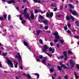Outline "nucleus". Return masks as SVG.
<instances>
[{
	"instance_id": "nucleus-29",
	"label": "nucleus",
	"mask_w": 79,
	"mask_h": 79,
	"mask_svg": "<svg viewBox=\"0 0 79 79\" xmlns=\"http://www.w3.org/2000/svg\"><path fill=\"white\" fill-rule=\"evenodd\" d=\"M6 17H7V15L6 14H4L3 15V17L4 19H6Z\"/></svg>"
},
{
	"instance_id": "nucleus-25",
	"label": "nucleus",
	"mask_w": 79,
	"mask_h": 79,
	"mask_svg": "<svg viewBox=\"0 0 79 79\" xmlns=\"http://www.w3.org/2000/svg\"><path fill=\"white\" fill-rule=\"evenodd\" d=\"M49 16L51 18H52V16H53V12H51L50 14H49Z\"/></svg>"
},
{
	"instance_id": "nucleus-45",
	"label": "nucleus",
	"mask_w": 79,
	"mask_h": 79,
	"mask_svg": "<svg viewBox=\"0 0 79 79\" xmlns=\"http://www.w3.org/2000/svg\"><path fill=\"white\" fill-rule=\"evenodd\" d=\"M15 68H18V63H16V64L15 65Z\"/></svg>"
},
{
	"instance_id": "nucleus-8",
	"label": "nucleus",
	"mask_w": 79,
	"mask_h": 79,
	"mask_svg": "<svg viewBox=\"0 0 79 79\" xmlns=\"http://www.w3.org/2000/svg\"><path fill=\"white\" fill-rule=\"evenodd\" d=\"M30 13L31 14V16H30L31 19H34V13H33V11H31Z\"/></svg>"
},
{
	"instance_id": "nucleus-28",
	"label": "nucleus",
	"mask_w": 79,
	"mask_h": 79,
	"mask_svg": "<svg viewBox=\"0 0 79 79\" xmlns=\"http://www.w3.org/2000/svg\"><path fill=\"white\" fill-rule=\"evenodd\" d=\"M57 16L58 17V18H62V17H63V15H57Z\"/></svg>"
},
{
	"instance_id": "nucleus-52",
	"label": "nucleus",
	"mask_w": 79,
	"mask_h": 79,
	"mask_svg": "<svg viewBox=\"0 0 79 79\" xmlns=\"http://www.w3.org/2000/svg\"><path fill=\"white\" fill-rule=\"evenodd\" d=\"M20 68L21 69V70H23V66H20Z\"/></svg>"
},
{
	"instance_id": "nucleus-24",
	"label": "nucleus",
	"mask_w": 79,
	"mask_h": 79,
	"mask_svg": "<svg viewBox=\"0 0 79 79\" xmlns=\"http://www.w3.org/2000/svg\"><path fill=\"white\" fill-rule=\"evenodd\" d=\"M46 17H47V18H50V17L49 13L48 12L47 13V14H46Z\"/></svg>"
},
{
	"instance_id": "nucleus-44",
	"label": "nucleus",
	"mask_w": 79,
	"mask_h": 79,
	"mask_svg": "<svg viewBox=\"0 0 79 79\" xmlns=\"http://www.w3.org/2000/svg\"><path fill=\"white\" fill-rule=\"evenodd\" d=\"M43 56H42V55H40L39 56V58H40V59H42V58H43Z\"/></svg>"
},
{
	"instance_id": "nucleus-20",
	"label": "nucleus",
	"mask_w": 79,
	"mask_h": 79,
	"mask_svg": "<svg viewBox=\"0 0 79 79\" xmlns=\"http://www.w3.org/2000/svg\"><path fill=\"white\" fill-rule=\"evenodd\" d=\"M8 21H11V15H9L7 16Z\"/></svg>"
},
{
	"instance_id": "nucleus-59",
	"label": "nucleus",
	"mask_w": 79,
	"mask_h": 79,
	"mask_svg": "<svg viewBox=\"0 0 79 79\" xmlns=\"http://www.w3.org/2000/svg\"><path fill=\"white\" fill-rule=\"evenodd\" d=\"M47 65L48 66H52V64H47Z\"/></svg>"
},
{
	"instance_id": "nucleus-46",
	"label": "nucleus",
	"mask_w": 79,
	"mask_h": 79,
	"mask_svg": "<svg viewBox=\"0 0 79 79\" xmlns=\"http://www.w3.org/2000/svg\"><path fill=\"white\" fill-rule=\"evenodd\" d=\"M77 70L79 69V64H77Z\"/></svg>"
},
{
	"instance_id": "nucleus-1",
	"label": "nucleus",
	"mask_w": 79,
	"mask_h": 79,
	"mask_svg": "<svg viewBox=\"0 0 79 79\" xmlns=\"http://www.w3.org/2000/svg\"><path fill=\"white\" fill-rule=\"evenodd\" d=\"M48 49V47L47 45L45 44L44 45V48H43L42 51H43L44 52H45V54H46V55H47L48 56L50 57V58H51V57L52 56V54H49L47 52H46L47 50Z\"/></svg>"
},
{
	"instance_id": "nucleus-48",
	"label": "nucleus",
	"mask_w": 79,
	"mask_h": 79,
	"mask_svg": "<svg viewBox=\"0 0 79 79\" xmlns=\"http://www.w3.org/2000/svg\"><path fill=\"white\" fill-rule=\"evenodd\" d=\"M50 45L51 46V47H52V46H53L54 44H53V42H51L50 43Z\"/></svg>"
},
{
	"instance_id": "nucleus-36",
	"label": "nucleus",
	"mask_w": 79,
	"mask_h": 79,
	"mask_svg": "<svg viewBox=\"0 0 79 79\" xmlns=\"http://www.w3.org/2000/svg\"><path fill=\"white\" fill-rule=\"evenodd\" d=\"M64 29L65 31H67V30H68V27H67V26H65L64 27Z\"/></svg>"
},
{
	"instance_id": "nucleus-26",
	"label": "nucleus",
	"mask_w": 79,
	"mask_h": 79,
	"mask_svg": "<svg viewBox=\"0 0 79 79\" xmlns=\"http://www.w3.org/2000/svg\"><path fill=\"white\" fill-rule=\"evenodd\" d=\"M70 18H71V19L72 20V21H74V17L73 16L71 15H70Z\"/></svg>"
},
{
	"instance_id": "nucleus-38",
	"label": "nucleus",
	"mask_w": 79,
	"mask_h": 79,
	"mask_svg": "<svg viewBox=\"0 0 79 79\" xmlns=\"http://www.w3.org/2000/svg\"><path fill=\"white\" fill-rule=\"evenodd\" d=\"M55 37L56 39H60V36H59V35L56 36Z\"/></svg>"
},
{
	"instance_id": "nucleus-54",
	"label": "nucleus",
	"mask_w": 79,
	"mask_h": 79,
	"mask_svg": "<svg viewBox=\"0 0 79 79\" xmlns=\"http://www.w3.org/2000/svg\"><path fill=\"white\" fill-rule=\"evenodd\" d=\"M64 56H60V59H63V57H64Z\"/></svg>"
},
{
	"instance_id": "nucleus-4",
	"label": "nucleus",
	"mask_w": 79,
	"mask_h": 79,
	"mask_svg": "<svg viewBox=\"0 0 79 79\" xmlns=\"http://www.w3.org/2000/svg\"><path fill=\"white\" fill-rule=\"evenodd\" d=\"M70 63H71V68L73 69V68H74V65L76 64V63L75 62H73V60H71L69 62Z\"/></svg>"
},
{
	"instance_id": "nucleus-55",
	"label": "nucleus",
	"mask_w": 79,
	"mask_h": 79,
	"mask_svg": "<svg viewBox=\"0 0 79 79\" xmlns=\"http://www.w3.org/2000/svg\"><path fill=\"white\" fill-rule=\"evenodd\" d=\"M64 77L65 79H68V76L67 75H66Z\"/></svg>"
},
{
	"instance_id": "nucleus-13",
	"label": "nucleus",
	"mask_w": 79,
	"mask_h": 79,
	"mask_svg": "<svg viewBox=\"0 0 79 79\" xmlns=\"http://www.w3.org/2000/svg\"><path fill=\"white\" fill-rule=\"evenodd\" d=\"M48 20H44L43 21V23H44V24H48Z\"/></svg>"
},
{
	"instance_id": "nucleus-53",
	"label": "nucleus",
	"mask_w": 79,
	"mask_h": 79,
	"mask_svg": "<svg viewBox=\"0 0 79 79\" xmlns=\"http://www.w3.org/2000/svg\"><path fill=\"white\" fill-rule=\"evenodd\" d=\"M0 20L3 21V18L2 17H0Z\"/></svg>"
},
{
	"instance_id": "nucleus-42",
	"label": "nucleus",
	"mask_w": 79,
	"mask_h": 79,
	"mask_svg": "<svg viewBox=\"0 0 79 79\" xmlns=\"http://www.w3.org/2000/svg\"><path fill=\"white\" fill-rule=\"evenodd\" d=\"M48 28V26H45L44 27V29H46V30H47Z\"/></svg>"
},
{
	"instance_id": "nucleus-10",
	"label": "nucleus",
	"mask_w": 79,
	"mask_h": 79,
	"mask_svg": "<svg viewBox=\"0 0 79 79\" xmlns=\"http://www.w3.org/2000/svg\"><path fill=\"white\" fill-rule=\"evenodd\" d=\"M47 59V57H44V60H43L42 61V63H43V64H44L45 65H46V66H47V64L45 63V62L46 61V60Z\"/></svg>"
},
{
	"instance_id": "nucleus-7",
	"label": "nucleus",
	"mask_w": 79,
	"mask_h": 79,
	"mask_svg": "<svg viewBox=\"0 0 79 79\" xmlns=\"http://www.w3.org/2000/svg\"><path fill=\"white\" fill-rule=\"evenodd\" d=\"M17 55L18 56V58L19 60L18 61L19 62L20 61H22V59L21 58V55H20V53L19 52H18L17 53Z\"/></svg>"
},
{
	"instance_id": "nucleus-57",
	"label": "nucleus",
	"mask_w": 79,
	"mask_h": 79,
	"mask_svg": "<svg viewBox=\"0 0 79 79\" xmlns=\"http://www.w3.org/2000/svg\"><path fill=\"white\" fill-rule=\"evenodd\" d=\"M57 48H60V44H58L57 45Z\"/></svg>"
},
{
	"instance_id": "nucleus-9",
	"label": "nucleus",
	"mask_w": 79,
	"mask_h": 79,
	"mask_svg": "<svg viewBox=\"0 0 79 79\" xmlns=\"http://www.w3.org/2000/svg\"><path fill=\"white\" fill-rule=\"evenodd\" d=\"M7 3L9 4H11V3H16V1L15 0H10V1H9L7 2Z\"/></svg>"
},
{
	"instance_id": "nucleus-56",
	"label": "nucleus",
	"mask_w": 79,
	"mask_h": 79,
	"mask_svg": "<svg viewBox=\"0 0 79 79\" xmlns=\"http://www.w3.org/2000/svg\"><path fill=\"white\" fill-rule=\"evenodd\" d=\"M36 61H37V62H40V59H39V58H37L36 59Z\"/></svg>"
},
{
	"instance_id": "nucleus-64",
	"label": "nucleus",
	"mask_w": 79,
	"mask_h": 79,
	"mask_svg": "<svg viewBox=\"0 0 79 79\" xmlns=\"http://www.w3.org/2000/svg\"><path fill=\"white\" fill-rule=\"evenodd\" d=\"M16 9L17 10H19V7L18 6H17L16 7Z\"/></svg>"
},
{
	"instance_id": "nucleus-51",
	"label": "nucleus",
	"mask_w": 79,
	"mask_h": 79,
	"mask_svg": "<svg viewBox=\"0 0 79 79\" xmlns=\"http://www.w3.org/2000/svg\"><path fill=\"white\" fill-rule=\"evenodd\" d=\"M58 10V8H55L53 10L54 11H57Z\"/></svg>"
},
{
	"instance_id": "nucleus-34",
	"label": "nucleus",
	"mask_w": 79,
	"mask_h": 79,
	"mask_svg": "<svg viewBox=\"0 0 79 79\" xmlns=\"http://www.w3.org/2000/svg\"><path fill=\"white\" fill-rule=\"evenodd\" d=\"M65 58H64V60L65 61H66L67 60H68V56H65Z\"/></svg>"
},
{
	"instance_id": "nucleus-6",
	"label": "nucleus",
	"mask_w": 79,
	"mask_h": 79,
	"mask_svg": "<svg viewBox=\"0 0 79 79\" xmlns=\"http://www.w3.org/2000/svg\"><path fill=\"white\" fill-rule=\"evenodd\" d=\"M7 62L11 65V68H13V63L12 61L11 60L8 59H6Z\"/></svg>"
},
{
	"instance_id": "nucleus-60",
	"label": "nucleus",
	"mask_w": 79,
	"mask_h": 79,
	"mask_svg": "<svg viewBox=\"0 0 79 79\" xmlns=\"http://www.w3.org/2000/svg\"><path fill=\"white\" fill-rule=\"evenodd\" d=\"M60 10H63V6H60Z\"/></svg>"
},
{
	"instance_id": "nucleus-17",
	"label": "nucleus",
	"mask_w": 79,
	"mask_h": 79,
	"mask_svg": "<svg viewBox=\"0 0 79 79\" xmlns=\"http://www.w3.org/2000/svg\"><path fill=\"white\" fill-rule=\"evenodd\" d=\"M19 19L21 20V21H22L23 19V18L22 17V14H20L19 15Z\"/></svg>"
},
{
	"instance_id": "nucleus-3",
	"label": "nucleus",
	"mask_w": 79,
	"mask_h": 79,
	"mask_svg": "<svg viewBox=\"0 0 79 79\" xmlns=\"http://www.w3.org/2000/svg\"><path fill=\"white\" fill-rule=\"evenodd\" d=\"M27 10V8H25V9L24 10V11H23V15L24 17L26 18V19L27 18H28V19L29 21H30V17H29V15L28 13H27L26 11Z\"/></svg>"
},
{
	"instance_id": "nucleus-40",
	"label": "nucleus",
	"mask_w": 79,
	"mask_h": 79,
	"mask_svg": "<svg viewBox=\"0 0 79 79\" xmlns=\"http://www.w3.org/2000/svg\"><path fill=\"white\" fill-rule=\"evenodd\" d=\"M2 56H6L7 55V54H6V53H2Z\"/></svg>"
},
{
	"instance_id": "nucleus-31",
	"label": "nucleus",
	"mask_w": 79,
	"mask_h": 79,
	"mask_svg": "<svg viewBox=\"0 0 79 79\" xmlns=\"http://www.w3.org/2000/svg\"><path fill=\"white\" fill-rule=\"evenodd\" d=\"M63 54L64 55V56H67V52L66 51H64L63 52Z\"/></svg>"
},
{
	"instance_id": "nucleus-43",
	"label": "nucleus",
	"mask_w": 79,
	"mask_h": 79,
	"mask_svg": "<svg viewBox=\"0 0 79 79\" xmlns=\"http://www.w3.org/2000/svg\"><path fill=\"white\" fill-rule=\"evenodd\" d=\"M35 13L36 14L38 13V10H37V9H35Z\"/></svg>"
},
{
	"instance_id": "nucleus-50",
	"label": "nucleus",
	"mask_w": 79,
	"mask_h": 79,
	"mask_svg": "<svg viewBox=\"0 0 79 79\" xmlns=\"http://www.w3.org/2000/svg\"><path fill=\"white\" fill-rule=\"evenodd\" d=\"M57 79H61V76H59L57 77Z\"/></svg>"
},
{
	"instance_id": "nucleus-19",
	"label": "nucleus",
	"mask_w": 79,
	"mask_h": 79,
	"mask_svg": "<svg viewBox=\"0 0 79 79\" xmlns=\"http://www.w3.org/2000/svg\"><path fill=\"white\" fill-rule=\"evenodd\" d=\"M36 33H37V35H39V34L41 33V30H38V31H36Z\"/></svg>"
},
{
	"instance_id": "nucleus-62",
	"label": "nucleus",
	"mask_w": 79,
	"mask_h": 79,
	"mask_svg": "<svg viewBox=\"0 0 79 79\" xmlns=\"http://www.w3.org/2000/svg\"><path fill=\"white\" fill-rule=\"evenodd\" d=\"M9 27H10V29H12V28H13V26H9Z\"/></svg>"
},
{
	"instance_id": "nucleus-18",
	"label": "nucleus",
	"mask_w": 79,
	"mask_h": 79,
	"mask_svg": "<svg viewBox=\"0 0 79 79\" xmlns=\"http://www.w3.org/2000/svg\"><path fill=\"white\" fill-rule=\"evenodd\" d=\"M34 75H35V76H37V79H38L39 78V74L37 73H35L34 74Z\"/></svg>"
},
{
	"instance_id": "nucleus-21",
	"label": "nucleus",
	"mask_w": 79,
	"mask_h": 79,
	"mask_svg": "<svg viewBox=\"0 0 79 79\" xmlns=\"http://www.w3.org/2000/svg\"><path fill=\"white\" fill-rule=\"evenodd\" d=\"M51 6H52V7H56V5L54 3H52L51 4Z\"/></svg>"
},
{
	"instance_id": "nucleus-49",
	"label": "nucleus",
	"mask_w": 79,
	"mask_h": 79,
	"mask_svg": "<svg viewBox=\"0 0 79 79\" xmlns=\"http://www.w3.org/2000/svg\"><path fill=\"white\" fill-rule=\"evenodd\" d=\"M54 41L55 43H56V42H58V40L57 39H55Z\"/></svg>"
},
{
	"instance_id": "nucleus-30",
	"label": "nucleus",
	"mask_w": 79,
	"mask_h": 79,
	"mask_svg": "<svg viewBox=\"0 0 79 79\" xmlns=\"http://www.w3.org/2000/svg\"><path fill=\"white\" fill-rule=\"evenodd\" d=\"M42 19H38V21L40 23H43V21L42 20Z\"/></svg>"
},
{
	"instance_id": "nucleus-37",
	"label": "nucleus",
	"mask_w": 79,
	"mask_h": 79,
	"mask_svg": "<svg viewBox=\"0 0 79 79\" xmlns=\"http://www.w3.org/2000/svg\"><path fill=\"white\" fill-rule=\"evenodd\" d=\"M39 19H44V17H43V16L40 15V18H39Z\"/></svg>"
},
{
	"instance_id": "nucleus-58",
	"label": "nucleus",
	"mask_w": 79,
	"mask_h": 79,
	"mask_svg": "<svg viewBox=\"0 0 79 79\" xmlns=\"http://www.w3.org/2000/svg\"><path fill=\"white\" fill-rule=\"evenodd\" d=\"M72 32H75V31H76V30L73 29L72 30Z\"/></svg>"
},
{
	"instance_id": "nucleus-12",
	"label": "nucleus",
	"mask_w": 79,
	"mask_h": 79,
	"mask_svg": "<svg viewBox=\"0 0 79 79\" xmlns=\"http://www.w3.org/2000/svg\"><path fill=\"white\" fill-rule=\"evenodd\" d=\"M23 44H24L25 46H26V47H28L29 49L30 50V48H29V47L28 46V44L26 43V42L25 41H24Z\"/></svg>"
},
{
	"instance_id": "nucleus-11",
	"label": "nucleus",
	"mask_w": 79,
	"mask_h": 79,
	"mask_svg": "<svg viewBox=\"0 0 79 79\" xmlns=\"http://www.w3.org/2000/svg\"><path fill=\"white\" fill-rule=\"evenodd\" d=\"M55 49L54 48L52 47H50L49 48V51L50 52H52V53H55Z\"/></svg>"
},
{
	"instance_id": "nucleus-5",
	"label": "nucleus",
	"mask_w": 79,
	"mask_h": 79,
	"mask_svg": "<svg viewBox=\"0 0 79 79\" xmlns=\"http://www.w3.org/2000/svg\"><path fill=\"white\" fill-rule=\"evenodd\" d=\"M69 11L71 12V13H72V15H73L74 16H77V15H78V13H77V11H75L73 12L71 9H69Z\"/></svg>"
},
{
	"instance_id": "nucleus-14",
	"label": "nucleus",
	"mask_w": 79,
	"mask_h": 79,
	"mask_svg": "<svg viewBox=\"0 0 79 79\" xmlns=\"http://www.w3.org/2000/svg\"><path fill=\"white\" fill-rule=\"evenodd\" d=\"M23 76H26L28 78V79H30V75H29V74H27V75H26V74L23 73Z\"/></svg>"
},
{
	"instance_id": "nucleus-22",
	"label": "nucleus",
	"mask_w": 79,
	"mask_h": 79,
	"mask_svg": "<svg viewBox=\"0 0 79 79\" xmlns=\"http://www.w3.org/2000/svg\"><path fill=\"white\" fill-rule=\"evenodd\" d=\"M52 35H55V36H57V35H58V32H55L52 34Z\"/></svg>"
},
{
	"instance_id": "nucleus-63",
	"label": "nucleus",
	"mask_w": 79,
	"mask_h": 79,
	"mask_svg": "<svg viewBox=\"0 0 79 79\" xmlns=\"http://www.w3.org/2000/svg\"><path fill=\"white\" fill-rule=\"evenodd\" d=\"M68 27H71V24H68Z\"/></svg>"
},
{
	"instance_id": "nucleus-41",
	"label": "nucleus",
	"mask_w": 79,
	"mask_h": 79,
	"mask_svg": "<svg viewBox=\"0 0 79 79\" xmlns=\"http://www.w3.org/2000/svg\"><path fill=\"white\" fill-rule=\"evenodd\" d=\"M26 22V20H24L21 21V23L22 24H24V23H25Z\"/></svg>"
},
{
	"instance_id": "nucleus-47",
	"label": "nucleus",
	"mask_w": 79,
	"mask_h": 79,
	"mask_svg": "<svg viewBox=\"0 0 79 79\" xmlns=\"http://www.w3.org/2000/svg\"><path fill=\"white\" fill-rule=\"evenodd\" d=\"M68 53L69 54H72V53H73L70 50L68 51Z\"/></svg>"
},
{
	"instance_id": "nucleus-33",
	"label": "nucleus",
	"mask_w": 79,
	"mask_h": 79,
	"mask_svg": "<svg viewBox=\"0 0 79 79\" xmlns=\"http://www.w3.org/2000/svg\"><path fill=\"white\" fill-rule=\"evenodd\" d=\"M60 43L61 44H64V40H60Z\"/></svg>"
},
{
	"instance_id": "nucleus-16",
	"label": "nucleus",
	"mask_w": 79,
	"mask_h": 79,
	"mask_svg": "<svg viewBox=\"0 0 79 79\" xmlns=\"http://www.w3.org/2000/svg\"><path fill=\"white\" fill-rule=\"evenodd\" d=\"M65 19H66V20H68V21H70L71 18H70V17H69V15H67V16H66Z\"/></svg>"
},
{
	"instance_id": "nucleus-39",
	"label": "nucleus",
	"mask_w": 79,
	"mask_h": 79,
	"mask_svg": "<svg viewBox=\"0 0 79 79\" xmlns=\"http://www.w3.org/2000/svg\"><path fill=\"white\" fill-rule=\"evenodd\" d=\"M67 33H68V34H71V31H70V30H68L67 31Z\"/></svg>"
},
{
	"instance_id": "nucleus-15",
	"label": "nucleus",
	"mask_w": 79,
	"mask_h": 79,
	"mask_svg": "<svg viewBox=\"0 0 79 79\" xmlns=\"http://www.w3.org/2000/svg\"><path fill=\"white\" fill-rule=\"evenodd\" d=\"M34 3H41V1L40 0H33Z\"/></svg>"
},
{
	"instance_id": "nucleus-35",
	"label": "nucleus",
	"mask_w": 79,
	"mask_h": 79,
	"mask_svg": "<svg viewBox=\"0 0 79 79\" xmlns=\"http://www.w3.org/2000/svg\"><path fill=\"white\" fill-rule=\"evenodd\" d=\"M50 73H53V72H54V70H53V69H50Z\"/></svg>"
},
{
	"instance_id": "nucleus-27",
	"label": "nucleus",
	"mask_w": 79,
	"mask_h": 79,
	"mask_svg": "<svg viewBox=\"0 0 79 79\" xmlns=\"http://www.w3.org/2000/svg\"><path fill=\"white\" fill-rule=\"evenodd\" d=\"M69 6L70 8H72V9L74 8V6H72V4H69Z\"/></svg>"
},
{
	"instance_id": "nucleus-61",
	"label": "nucleus",
	"mask_w": 79,
	"mask_h": 79,
	"mask_svg": "<svg viewBox=\"0 0 79 79\" xmlns=\"http://www.w3.org/2000/svg\"><path fill=\"white\" fill-rule=\"evenodd\" d=\"M78 78H79V76H75V78L76 79H78Z\"/></svg>"
},
{
	"instance_id": "nucleus-32",
	"label": "nucleus",
	"mask_w": 79,
	"mask_h": 79,
	"mask_svg": "<svg viewBox=\"0 0 79 79\" xmlns=\"http://www.w3.org/2000/svg\"><path fill=\"white\" fill-rule=\"evenodd\" d=\"M39 42L41 44H43V41L42 40H39Z\"/></svg>"
},
{
	"instance_id": "nucleus-2",
	"label": "nucleus",
	"mask_w": 79,
	"mask_h": 79,
	"mask_svg": "<svg viewBox=\"0 0 79 79\" xmlns=\"http://www.w3.org/2000/svg\"><path fill=\"white\" fill-rule=\"evenodd\" d=\"M59 64L60 65H61L60 67V66H57V69L59 71H61L62 70V68H63L64 69H67V68H68L67 66H66V65L63 64V63L62 62H60L59 63Z\"/></svg>"
},
{
	"instance_id": "nucleus-23",
	"label": "nucleus",
	"mask_w": 79,
	"mask_h": 79,
	"mask_svg": "<svg viewBox=\"0 0 79 79\" xmlns=\"http://www.w3.org/2000/svg\"><path fill=\"white\" fill-rule=\"evenodd\" d=\"M75 23L76 25H77V26L79 27V21H76L75 22Z\"/></svg>"
}]
</instances>
